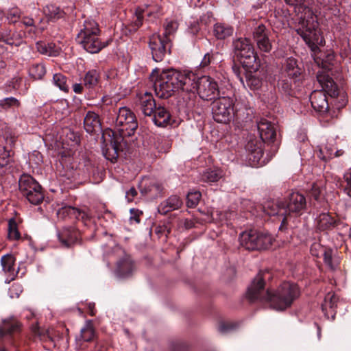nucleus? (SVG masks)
Instances as JSON below:
<instances>
[{"label":"nucleus","instance_id":"50","mask_svg":"<svg viewBox=\"0 0 351 351\" xmlns=\"http://www.w3.org/2000/svg\"><path fill=\"white\" fill-rule=\"evenodd\" d=\"M178 29V23L173 21H167L165 23V38L174 33Z\"/></svg>","mask_w":351,"mask_h":351},{"label":"nucleus","instance_id":"36","mask_svg":"<svg viewBox=\"0 0 351 351\" xmlns=\"http://www.w3.org/2000/svg\"><path fill=\"white\" fill-rule=\"evenodd\" d=\"M61 213H66L67 214L73 216L77 219L81 218L82 219H84L89 217L86 213L81 211L80 210L71 206L62 208L60 210L58 211V214L59 215Z\"/></svg>","mask_w":351,"mask_h":351},{"label":"nucleus","instance_id":"58","mask_svg":"<svg viewBox=\"0 0 351 351\" xmlns=\"http://www.w3.org/2000/svg\"><path fill=\"white\" fill-rule=\"evenodd\" d=\"M36 48L40 53L49 56L52 54L51 52L49 50L48 47L44 43H37Z\"/></svg>","mask_w":351,"mask_h":351},{"label":"nucleus","instance_id":"7","mask_svg":"<svg viewBox=\"0 0 351 351\" xmlns=\"http://www.w3.org/2000/svg\"><path fill=\"white\" fill-rule=\"evenodd\" d=\"M212 112L217 122L228 123L233 114V99L230 97L218 98L213 104Z\"/></svg>","mask_w":351,"mask_h":351},{"label":"nucleus","instance_id":"12","mask_svg":"<svg viewBox=\"0 0 351 351\" xmlns=\"http://www.w3.org/2000/svg\"><path fill=\"white\" fill-rule=\"evenodd\" d=\"M306 207L305 197L298 192H293L289 195L287 203L282 206V209L285 214H301Z\"/></svg>","mask_w":351,"mask_h":351},{"label":"nucleus","instance_id":"48","mask_svg":"<svg viewBox=\"0 0 351 351\" xmlns=\"http://www.w3.org/2000/svg\"><path fill=\"white\" fill-rule=\"evenodd\" d=\"M269 31L263 24H259L255 27L253 32V38L255 40L258 39L261 37L266 36L269 35Z\"/></svg>","mask_w":351,"mask_h":351},{"label":"nucleus","instance_id":"33","mask_svg":"<svg viewBox=\"0 0 351 351\" xmlns=\"http://www.w3.org/2000/svg\"><path fill=\"white\" fill-rule=\"evenodd\" d=\"M99 74L97 70L92 69L88 71L84 79V84L88 88H91L97 86L99 82Z\"/></svg>","mask_w":351,"mask_h":351},{"label":"nucleus","instance_id":"9","mask_svg":"<svg viewBox=\"0 0 351 351\" xmlns=\"http://www.w3.org/2000/svg\"><path fill=\"white\" fill-rule=\"evenodd\" d=\"M195 86L199 97L204 100L214 99L219 93L217 82L209 76L201 77L195 82Z\"/></svg>","mask_w":351,"mask_h":351},{"label":"nucleus","instance_id":"45","mask_svg":"<svg viewBox=\"0 0 351 351\" xmlns=\"http://www.w3.org/2000/svg\"><path fill=\"white\" fill-rule=\"evenodd\" d=\"M20 327L19 322L12 323L10 326L8 322H4L3 326L0 327V335L3 336L7 333H12L16 331Z\"/></svg>","mask_w":351,"mask_h":351},{"label":"nucleus","instance_id":"30","mask_svg":"<svg viewBox=\"0 0 351 351\" xmlns=\"http://www.w3.org/2000/svg\"><path fill=\"white\" fill-rule=\"evenodd\" d=\"M324 261L326 266L332 271L337 269L339 265V258L333 254V251L331 249L324 250Z\"/></svg>","mask_w":351,"mask_h":351},{"label":"nucleus","instance_id":"49","mask_svg":"<svg viewBox=\"0 0 351 351\" xmlns=\"http://www.w3.org/2000/svg\"><path fill=\"white\" fill-rule=\"evenodd\" d=\"M19 102L14 97H7L0 100V106L3 109H7L12 106H19Z\"/></svg>","mask_w":351,"mask_h":351},{"label":"nucleus","instance_id":"40","mask_svg":"<svg viewBox=\"0 0 351 351\" xmlns=\"http://www.w3.org/2000/svg\"><path fill=\"white\" fill-rule=\"evenodd\" d=\"M258 49L263 52H269L272 48L271 43L269 38V35L263 36L255 40Z\"/></svg>","mask_w":351,"mask_h":351},{"label":"nucleus","instance_id":"19","mask_svg":"<svg viewBox=\"0 0 351 351\" xmlns=\"http://www.w3.org/2000/svg\"><path fill=\"white\" fill-rule=\"evenodd\" d=\"M152 121L158 127L172 125L173 121L171 118L169 111L163 106H158L154 112Z\"/></svg>","mask_w":351,"mask_h":351},{"label":"nucleus","instance_id":"46","mask_svg":"<svg viewBox=\"0 0 351 351\" xmlns=\"http://www.w3.org/2000/svg\"><path fill=\"white\" fill-rule=\"evenodd\" d=\"M104 156L108 160L111 161H113L117 158V147L115 143H110L109 147H108L106 152L104 153Z\"/></svg>","mask_w":351,"mask_h":351},{"label":"nucleus","instance_id":"26","mask_svg":"<svg viewBox=\"0 0 351 351\" xmlns=\"http://www.w3.org/2000/svg\"><path fill=\"white\" fill-rule=\"evenodd\" d=\"M182 204V202L178 196L172 195L159 205L158 212L165 215L170 211L180 208Z\"/></svg>","mask_w":351,"mask_h":351},{"label":"nucleus","instance_id":"56","mask_svg":"<svg viewBox=\"0 0 351 351\" xmlns=\"http://www.w3.org/2000/svg\"><path fill=\"white\" fill-rule=\"evenodd\" d=\"M326 248L323 247L319 243H313L311 247V252L313 256H319L320 254H324V250H326Z\"/></svg>","mask_w":351,"mask_h":351},{"label":"nucleus","instance_id":"28","mask_svg":"<svg viewBox=\"0 0 351 351\" xmlns=\"http://www.w3.org/2000/svg\"><path fill=\"white\" fill-rule=\"evenodd\" d=\"M133 265L129 257H125L117 263L116 273L119 277H126L132 271Z\"/></svg>","mask_w":351,"mask_h":351},{"label":"nucleus","instance_id":"16","mask_svg":"<svg viewBox=\"0 0 351 351\" xmlns=\"http://www.w3.org/2000/svg\"><path fill=\"white\" fill-rule=\"evenodd\" d=\"M343 154V150L336 149L335 141L332 139L328 141L325 145L319 147L318 157L326 161L334 157L342 156Z\"/></svg>","mask_w":351,"mask_h":351},{"label":"nucleus","instance_id":"38","mask_svg":"<svg viewBox=\"0 0 351 351\" xmlns=\"http://www.w3.org/2000/svg\"><path fill=\"white\" fill-rule=\"evenodd\" d=\"M264 212L266 213L268 215H284L285 214V211L282 209V207L280 208L278 205H276L273 202H267L264 206Z\"/></svg>","mask_w":351,"mask_h":351},{"label":"nucleus","instance_id":"8","mask_svg":"<svg viewBox=\"0 0 351 351\" xmlns=\"http://www.w3.org/2000/svg\"><path fill=\"white\" fill-rule=\"evenodd\" d=\"M166 72L173 91L179 89L191 91L195 88L193 83L195 77L193 74L173 69L167 70Z\"/></svg>","mask_w":351,"mask_h":351},{"label":"nucleus","instance_id":"47","mask_svg":"<svg viewBox=\"0 0 351 351\" xmlns=\"http://www.w3.org/2000/svg\"><path fill=\"white\" fill-rule=\"evenodd\" d=\"M147 184H150L151 185L148 187V189H141V192L143 193H147L149 191H152L155 190L157 193L160 191V186L158 184L153 183V182L149 180L148 179L143 180L140 186L143 187V186H146Z\"/></svg>","mask_w":351,"mask_h":351},{"label":"nucleus","instance_id":"29","mask_svg":"<svg viewBox=\"0 0 351 351\" xmlns=\"http://www.w3.org/2000/svg\"><path fill=\"white\" fill-rule=\"evenodd\" d=\"M255 243L257 247L255 250L267 249L272 244V237L270 234L257 231V239Z\"/></svg>","mask_w":351,"mask_h":351},{"label":"nucleus","instance_id":"21","mask_svg":"<svg viewBox=\"0 0 351 351\" xmlns=\"http://www.w3.org/2000/svg\"><path fill=\"white\" fill-rule=\"evenodd\" d=\"M139 109L145 116H152L156 108L155 100L150 93H145L139 99Z\"/></svg>","mask_w":351,"mask_h":351},{"label":"nucleus","instance_id":"52","mask_svg":"<svg viewBox=\"0 0 351 351\" xmlns=\"http://www.w3.org/2000/svg\"><path fill=\"white\" fill-rule=\"evenodd\" d=\"M21 23L26 27H31V29L29 30L28 34L33 38L34 34L35 33V25L34 19L29 17H23Z\"/></svg>","mask_w":351,"mask_h":351},{"label":"nucleus","instance_id":"2","mask_svg":"<svg viewBox=\"0 0 351 351\" xmlns=\"http://www.w3.org/2000/svg\"><path fill=\"white\" fill-rule=\"evenodd\" d=\"M299 25L297 29L298 34L301 36L305 43L313 52V58L318 66L325 70L332 69L334 61L333 53H329L324 58L317 53L318 45H322L323 37L318 29V23L313 10L310 8H304V15L299 16Z\"/></svg>","mask_w":351,"mask_h":351},{"label":"nucleus","instance_id":"54","mask_svg":"<svg viewBox=\"0 0 351 351\" xmlns=\"http://www.w3.org/2000/svg\"><path fill=\"white\" fill-rule=\"evenodd\" d=\"M22 287L19 284H13L9 289L10 297L12 298H18L22 293Z\"/></svg>","mask_w":351,"mask_h":351},{"label":"nucleus","instance_id":"39","mask_svg":"<svg viewBox=\"0 0 351 351\" xmlns=\"http://www.w3.org/2000/svg\"><path fill=\"white\" fill-rule=\"evenodd\" d=\"M45 73V67L42 64H34L29 69V75L35 80L42 78Z\"/></svg>","mask_w":351,"mask_h":351},{"label":"nucleus","instance_id":"64","mask_svg":"<svg viewBox=\"0 0 351 351\" xmlns=\"http://www.w3.org/2000/svg\"><path fill=\"white\" fill-rule=\"evenodd\" d=\"M143 23V16L141 14H138L136 16V20L134 21V28L139 27Z\"/></svg>","mask_w":351,"mask_h":351},{"label":"nucleus","instance_id":"60","mask_svg":"<svg viewBox=\"0 0 351 351\" xmlns=\"http://www.w3.org/2000/svg\"><path fill=\"white\" fill-rule=\"evenodd\" d=\"M211 59V54L209 53H206L200 62L199 66L202 68L208 66L210 63Z\"/></svg>","mask_w":351,"mask_h":351},{"label":"nucleus","instance_id":"57","mask_svg":"<svg viewBox=\"0 0 351 351\" xmlns=\"http://www.w3.org/2000/svg\"><path fill=\"white\" fill-rule=\"evenodd\" d=\"M343 179L346 182L345 191L347 194L351 197V172H346L343 175Z\"/></svg>","mask_w":351,"mask_h":351},{"label":"nucleus","instance_id":"23","mask_svg":"<svg viewBox=\"0 0 351 351\" xmlns=\"http://www.w3.org/2000/svg\"><path fill=\"white\" fill-rule=\"evenodd\" d=\"M213 35L217 40H226L234 34V27L225 23H217L213 26Z\"/></svg>","mask_w":351,"mask_h":351},{"label":"nucleus","instance_id":"43","mask_svg":"<svg viewBox=\"0 0 351 351\" xmlns=\"http://www.w3.org/2000/svg\"><path fill=\"white\" fill-rule=\"evenodd\" d=\"M8 238L16 240L20 238V233L17 229V224L14 220L10 219L8 223Z\"/></svg>","mask_w":351,"mask_h":351},{"label":"nucleus","instance_id":"22","mask_svg":"<svg viewBox=\"0 0 351 351\" xmlns=\"http://www.w3.org/2000/svg\"><path fill=\"white\" fill-rule=\"evenodd\" d=\"M337 302L338 298L334 293L329 292L326 295L324 303L322 304V309L328 318L335 317Z\"/></svg>","mask_w":351,"mask_h":351},{"label":"nucleus","instance_id":"6","mask_svg":"<svg viewBox=\"0 0 351 351\" xmlns=\"http://www.w3.org/2000/svg\"><path fill=\"white\" fill-rule=\"evenodd\" d=\"M115 127L122 136L132 135L138 127L134 114L128 108H120L115 120Z\"/></svg>","mask_w":351,"mask_h":351},{"label":"nucleus","instance_id":"42","mask_svg":"<svg viewBox=\"0 0 351 351\" xmlns=\"http://www.w3.org/2000/svg\"><path fill=\"white\" fill-rule=\"evenodd\" d=\"M285 3L294 7L295 11L298 15H304V8H308L304 5V0H285Z\"/></svg>","mask_w":351,"mask_h":351},{"label":"nucleus","instance_id":"41","mask_svg":"<svg viewBox=\"0 0 351 351\" xmlns=\"http://www.w3.org/2000/svg\"><path fill=\"white\" fill-rule=\"evenodd\" d=\"M202 195L199 191L189 192L186 197V204L188 207H195L199 203Z\"/></svg>","mask_w":351,"mask_h":351},{"label":"nucleus","instance_id":"31","mask_svg":"<svg viewBox=\"0 0 351 351\" xmlns=\"http://www.w3.org/2000/svg\"><path fill=\"white\" fill-rule=\"evenodd\" d=\"M43 12L50 21H56L64 16V12L60 8L54 5H47L43 9Z\"/></svg>","mask_w":351,"mask_h":351},{"label":"nucleus","instance_id":"13","mask_svg":"<svg viewBox=\"0 0 351 351\" xmlns=\"http://www.w3.org/2000/svg\"><path fill=\"white\" fill-rule=\"evenodd\" d=\"M265 141L259 138L250 137L245 145L246 150L250 153L248 158L253 162V165H258L263 157L262 147Z\"/></svg>","mask_w":351,"mask_h":351},{"label":"nucleus","instance_id":"59","mask_svg":"<svg viewBox=\"0 0 351 351\" xmlns=\"http://www.w3.org/2000/svg\"><path fill=\"white\" fill-rule=\"evenodd\" d=\"M160 11V7L158 5H149L147 7V14L148 16H152L154 14H157Z\"/></svg>","mask_w":351,"mask_h":351},{"label":"nucleus","instance_id":"55","mask_svg":"<svg viewBox=\"0 0 351 351\" xmlns=\"http://www.w3.org/2000/svg\"><path fill=\"white\" fill-rule=\"evenodd\" d=\"M10 157L9 151L6 150L5 147L0 146V165L4 166L8 164Z\"/></svg>","mask_w":351,"mask_h":351},{"label":"nucleus","instance_id":"63","mask_svg":"<svg viewBox=\"0 0 351 351\" xmlns=\"http://www.w3.org/2000/svg\"><path fill=\"white\" fill-rule=\"evenodd\" d=\"M278 85L281 86V87L283 89H285V90L290 89L291 87V82H285V80H280L278 82Z\"/></svg>","mask_w":351,"mask_h":351},{"label":"nucleus","instance_id":"10","mask_svg":"<svg viewBox=\"0 0 351 351\" xmlns=\"http://www.w3.org/2000/svg\"><path fill=\"white\" fill-rule=\"evenodd\" d=\"M159 69H154L150 77L154 81V88L156 95L160 98H168L173 92L169 80L167 77L166 71H162L159 76L158 75Z\"/></svg>","mask_w":351,"mask_h":351},{"label":"nucleus","instance_id":"20","mask_svg":"<svg viewBox=\"0 0 351 351\" xmlns=\"http://www.w3.org/2000/svg\"><path fill=\"white\" fill-rule=\"evenodd\" d=\"M312 107L316 111L320 112H326L328 109V104L326 96L322 91L315 90L310 96Z\"/></svg>","mask_w":351,"mask_h":351},{"label":"nucleus","instance_id":"11","mask_svg":"<svg viewBox=\"0 0 351 351\" xmlns=\"http://www.w3.org/2000/svg\"><path fill=\"white\" fill-rule=\"evenodd\" d=\"M149 45L154 60L160 62L163 60L167 52L170 51L171 42L169 38L162 37L158 34H154L149 38Z\"/></svg>","mask_w":351,"mask_h":351},{"label":"nucleus","instance_id":"15","mask_svg":"<svg viewBox=\"0 0 351 351\" xmlns=\"http://www.w3.org/2000/svg\"><path fill=\"white\" fill-rule=\"evenodd\" d=\"M25 36V33L23 31L11 32L6 29L0 30V41L10 45L19 46L23 43Z\"/></svg>","mask_w":351,"mask_h":351},{"label":"nucleus","instance_id":"17","mask_svg":"<svg viewBox=\"0 0 351 351\" xmlns=\"http://www.w3.org/2000/svg\"><path fill=\"white\" fill-rule=\"evenodd\" d=\"M317 79L322 88L331 97L338 95L337 87L332 79L325 71H318Z\"/></svg>","mask_w":351,"mask_h":351},{"label":"nucleus","instance_id":"3","mask_svg":"<svg viewBox=\"0 0 351 351\" xmlns=\"http://www.w3.org/2000/svg\"><path fill=\"white\" fill-rule=\"evenodd\" d=\"M98 24L93 20L84 21V27L77 35V42L90 53H96L109 44V40L101 41L99 38Z\"/></svg>","mask_w":351,"mask_h":351},{"label":"nucleus","instance_id":"51","mask_svg":"<svg viewBox=\"0 0 351 351\" xmlns=\"http://www.w3.org/2000/svg\"><path fill=\"white\" fill-rule=\"evenodd\" d=\"M262 82L260 78L254 76V75H250L247 79V85L251 88V89H258L261 86Z\"/></svg>","mask_w":351,"mask_h":351},{"label":"nucleus","instance_id":"1","mask_svg":"<svg viewBox=\"0 0 351 351\" xmlns=\"http://www.w3.org/2000/svg\"><path fill=\"white\" fill-rule=\"evenodd\" d=\"M264 286L265 282L262 274H257L247 289V297L252 301L268 300L271 306L277 311H283L290 307L300 295L297 285L289 282H283L274 294L268 290L265 293Z\"/></svg>","mask_w":351,"mask_h":351},{"label":"nucleus","instance_id":"25","mask_svg":"<svg viewBox=\"0 0 351 351\" xmlns=\"http://www.w3.org/2000/svg\"><path fill=\"white\" fill-rule=\"evenodd\" d=\"M257 239V231L250 230L242 232L239 237L240 245L247 250H255L256 239Z\"/></svg>","mask_w":351,"mask_h":351},{"label":"nucleus","instance_id":"37","mask_svg":"<svg viewBox=\"0 0 351 351\" xmlns=\"http://www.w3.org/2000/svg\"><path fill=\"white\" fill-rule=\"evenodd\" d=\"M54 85L64 92H68L69 85L66 82V77L62 73H56L53 76Z\"/></svg>","mask_w":351,"mask_h":351},{"label":"nucleus","instance_id":"14","mask_svg":"<svg viewBox=\"0 0 351 351\" xmlns=\"http://www.w3.org/2000/svg\"><path fill=\"white\" fill-rule=\"evenodd\" d=\"M257 128L262 141L269 142L275 138L276 129L268 120L261 119L257 123Z\"/></svg>","mask_w":351,"mask_h":351},{"label":"nucleus","instance_id":"61","mask_svg":"<svg viewBox=\"0 0 351 351\" xmlns=\"http://www.w3.org/2000/svg\"><path fill=\"white\" fill-rule=\"evenodd\" d=\"M137 195L136 190L132 187L128 191L126 192L125 197L129 202H132L133 198Z\"/></svg>","mask_w":351,"mask_h":351},{"label":"nucleus","instance_id":"62","mask_svg":"<svg viewBox=\"0 0 351 351\" xmlns=\"http://www.w3.org/2000/svg\"><path fill=\"white\" fill-rule=\"evenodd\" d=\"M321 193H322L321 189L319 187H317V186L313 185V186L312 188V195H313V197L315 199H319V195Z\"/></svg>","mask_w":351,"mask_h":351},{"label":"nucleus","instance_id":"18","mask_svg":"<svg viewBox=\"0 0 351 351\" xmlns=\"http://www.w3.org/2000/svg\"><path fill=\"white\" fill-rule=\"evenodd\" d=\"M58 236L63 247H71L78 243L80 234L74 228H65Z\"/></svg>","mask_w":351,"mask_h":351},{"label":"nucleus","instance_id":"35","mask_svg":"<svg viewBox=\"0 0 351 351\" xmlns=\"http://www.w3.org/2000/svg\"><path fill=\"white\" fill-rule=\"evenodd\" d=\"M335 223V219L326 213L320 215L318 220V226L319 229H328L334 226Z\"/></svg>","mask_w":351,"mask_h":351},{"label":"nucleus","instance_id":"5","mask_svg":"<svg viewBox=\"0 0 351 351\" xmlns=\"http://www.w3.org/2000/svg\"><path fill=\"white\" fill-rule=\"evenodd\" d=\"M19 190L27 199L32 204H38L43 202L44 195L40 185L31 176L24 174L21 176Z\"/></svg>","mask_w":351,"mask_h":351},{"label":"nucleus","instance_id":"24","mask_svg":"<svg viewBox=\"0 0 351 351\" xmlns=\"http://www.w3.org/2000/svg\"><path fill=\"white\" fill-rule=\"evenodd\" d=\"M84 126L88 133H93L101 130L99 116L91 111L87 112L84 119Z\"/></svg>","mask_w":351,"mask_h":351},{"label":"nucleus","instance_id":"4","mask_svg":"<svg viewBox=\"0 0 351 351\" xmlns=\"http://www.w3.org/2000/svg\"><path fill=\"white\" fill-rule=\"evenodd\" d=\"M235 54L240 58L243 66L250 71L258 70L260 64L250 39L239 38L232 43Z\"/></svg>","mask_w":351,"mask_h":351},{"label":"nucleus","instance_id":"27","mask_svg":"<svg viewBox=\"0 0 351 351\" xmlns=\"http://www.w3.org/2000/svg\"><path fill=\"white\" fill-rule=\"evenodd\" d=\"M284 71L288 77L294 81L298 80L301 74V69L298 66L296 60L293 58H289L286 60Z\"/></svg>","mask_w":351,"mask_h":351},{"label":"nucleus","instance_id":"44","mask_svg":"<svg viewBox=\"0 0 351 351\" xmlns=\"http://www.w3.org/2000/svg\"><path fill=\"white\" fill-rule=\"evenodd\" d=\"M95 332L93 326L87 324L83 328L81 329L82 339L85 341H89L93 339Z\"/></svg>","mask_w":351,"mask_h":351},{"label":"nucleus","instance_id":"32","mask_svg":"<svg viewBox=\"0 0 351 351\" xmlns=\"http://www.w3.org/2000/svg\"><path fill=\"white\" fill-rule=\"evenodd\" d=\"M222 178V171L219 169H208L201 175V180L206 182H217Z\"/></svg>","mask_w":351,"mask_h":351},{"label":"nucleus","instance_id":"34","mask_svg":"<svg viewBox=\"0 0 351 351\" xmlns=\"http://www.w3.org/2000/svg\"><path fill=\"white\" fill-rule=\"evenodd\" d=\"M15 259L12 254H8L3 256L1 258L2 269L5 273L14 274Z\"/></svg>","mask_w":351,"mask_h":351},{"label":"nucleus","instance_id":"53","mask_svg":"<svg viewBox=\"0 0 351 351\" xmlns=\"http://www.w3.org/2000/svg\"><path fill=\"white\" fill-rule=\"evenodd\" d=\"M21 12L17 8L10 9L8 13L7 19L11 23H14L20 18Z\"/></svg>","mask_w":351,"mask_h":351}]
</instances>
